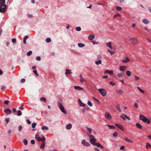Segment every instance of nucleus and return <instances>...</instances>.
<instances>
[{
	"instance_id": "nucleus-59",
	"label": "nucleus",
	"mask_w": 151,
	"mask_h": 151,
	"mask_svg": "<svg viewBox=\"0 0 151 151\" xmlns=\"http://www.w3.org/2000/svg\"><path fill=\"white\" fill-rule=\"evenodd\" d=\"M16 39L14 38H13L12 39V42L13 43H15L16 42Z\"/></svg>"
},
{
	"instance_id": "nucleus-21",
	"label": "nucleus",
	"mask_w": 151,
	"mask_h": 151,
	"mask_svg": "<svg viewBox=\"0 0 151 151\" xmlns=\"http://www.w3.org/2000/svg\"><path fill=\"white\" fill-rule=\"evenodd\" d=\"M115 91L116 93L119 94H122L123 93V91L121 89L119 90L117 89Z\"/></svg>"
},
{
	"instance_id": "nucleus-51",
	"label": "nucleus",
	"mask_w": 151,
	"mask_h": 151,
	"mask_svg": "<svg viewBox=\"0 0 151 151\" xmlns=\"http://www.w3.org/2000/svg\"><path fill=\"white\" fill-rule=\"evenodd\" d=\"M33 73L35 74L37 76H38V75L37 73V71L36 70H33Z\"/></svg>"
},
{
	"instance_id": "nucleus-27",
	"label": "nucleus",
	"mask_w": 151,
	"mask_h": 151,
	"mask_svg": "<svg viewBox=\"0 0 151 151\" xmlns=\"http://www.w3.org/2000/svg\"><path fill=\"white\" fill-rule=\"evenodd\" d=\"M126 75L128 77L130 76L131 74V72L130 71H129V70L127 71L126 72Z\"/></svg>"
},
{
	"instance_id": "nucleus-12",
	"label": "nucleus",
	"mask_w": 151,
	"mask_h": 151,
	"mask_svg": "<svg viewBox=\"0 0 151 151\" xmlns=\"http://www.w3.org/2000/svg\"><path fill=\"white\" fill-rule=\"evenodd\" d=\"M104 73H108L110 75H113L114 74V72L113 70H106L105 72Z\"/></svg>"
},
{
	"instance_id": "nucleus-20",
	"label": "nucleus",
	"mask_w": 151,
	"mask_h": 151,
	"mask_svg": "<svg viewBox=\"0 0 151 151\" xmlns=\"http://www.w3.org/2000/svg\"><path fill=\"white\" fill-rule=\"evenodd\" d=\"M4 112H6L7 114H9L11 113L12 111L9 109H7L4 111Z\"/></svg>"
},
{
	"instance_id": "nucleus-32",
	"label": "nucleus",
	"mask_w": 151,
	"mask_h": 151,
	"mask_svg": "<svg viewBox=\"0 0 151 151\" xmlns=\"http://www.w3.org/2000/svg\"><path fill=\"white\" fill-rule=\"evenodd\" d=\"M117 76L118 78H121L123 77V74L122 73H119L117 74Z\"/></svg>"
},
{
	"instance_id": "nucleus-34",
	"label": "nucleus",
	"mask_w": 151,
	"mask_h": 151,
	"mask_svg": "<svg viewBox=\"0 0 151 151\" xmlns=\"http://www.w3.org/2000/svg\"><path fill=\"white\" fill-rule=\"evenodd\" d=\"M80 77L81 78L80 81L81 83H83V81H85V79H83V78L81 75H80Z\"/></svg>"
},
{
	"instance_id": "nucleus-43",
	"label": "nucleus",
	"mask_w": 151,
	"mask_h": 151,
	"mask_svg": "<svg viewBox=\"0 0 151 151\" xmlns=\"http://www.w3.org/2000/svg\"><path fill=\"white\" fill-rule=\"evenodd\" d=\"M32 52L31 51H30L27 52V56H29L30 55L32 54Z\"/></svg>"
},
{
	"instance_id": "nucleus-8",
	"label": "nucleus",
	"mask_w": 151,
	"mask_h": 151,
	"mask_svg": "<svg viewBox=\"0 0 151 151\" xmlns=\"http://www.w3.org/2000/svg\"><path fill=\"white\" fill-rule=\"evenodd\" d=\"M81 143L83 145L87 147H89L91 145L88 142L86 141L84 139L82 140Z\"/></svg>"
},
{
	"instance_id": "nucleus-62",
	"label": "nucleus",
	"mask_w": 151,
	"mask_h": 151,
	"mask_svg": "<svg viewBox=\"0 0 151 151\" xmlns=\"http://www.w3.org/2000/svg\"><path fill=\"white\" fill-rule=\"evenodd\" d=\"M26 121L27 122V123L28 124H31V122L28 119H27L26 120Z\"/></svg>"
},
{
	"instance_id": "nucleus-36",
	"label": "nucleus",
	"mask_w": 151,
	"mask_h": 151,
	"mask_svg": "<svg viewBox=\"0 0 151 151\" xmlns=\"http://www.w3.org/2000/svg\"><path fill=\"white\" fill-rule=\"evenodd\" d=\"M40 100L41 101H43L45 102L46 101V99L44 97H42L40 98Z\"/></svg>"
},
{
	"instance_id": "nucleus-33",
	"label": "nucleus",
	"mask_w": 151,
	"mask_h": 151,
	"mask_svg": "<svg viewBox=\"0 0 151 151\" xmlns=\"http://www.w3.org/2000/svg\"><path fill=\"white\" fill-rule=\"evenodd\" d=\"M138 90L139 91L142 93H144L145 92L144 91L142 90L141 88H140L138 87H137Z\"/></svg>"
},
{
	"instance_id": "nucleus-19",
	"label": "nucleus",
	"mask_w": 151,
	"mask_h": 151,
	"mask_svg": "<svg viewBox=\"0 0 151 151\" xmlns=\"http://www.w3.org/2000/svg\"><path fill=\"white\" fill-rule=\"evenodd\" d=\"M124 140L129 142L132 143L133 142V140L127 138V137H125L124 138Z\"/></svg>"
},
{
	"instance_id": "nucleus-64",
	"label": "nucleus",
	"mask_w": 151,
	"mask_h": 151,
	"mask_svg": "<svg viewBox=\"0 0 151 151\" xmlns=\"http://www.w3.org/2000/svg\"><path fill=\"white\" fill-rule=\"evenodd\" d=\"M87 136L90 138L92 137L93 135H91L89 133H87Z\"/></svg>"
},
{
	"instance_id": "nucleus-29",
	"label": "nucleus",
	"mask_w": 151,
	"mask_h": 151,
	"mask_svg": "<svg viewBox=\"0 0 151 151\" xmlns=\"http://www.w3.org/2000/svg\"><path fill=\"white\" fill-rule=\"evenodd\" d=\"M28 36H25L24 38L23 39V42L24 43L26 44V40L28 38Z\"/></svg>"
},
{
	"instance_id": "nucleus-44",
	"label": "nucleus",
	"mask_w": 151,
	"mask_h": 151,
	"mask_svg": "<svg viewBox=\"0 0 151 151\" xmlns=\"http://www.w3.org/2000/svg\"><path fill=\"white\" fill-rule=\"evenodd\" d=\"M108 52H109L111 55H113L115 53V52L113 51H111L110 50H108Z\"/></svg>"
},
{
	"instance_id": "nucleus-47",
	"label": "nucleus",
	"mask_w": 151,
	"mask_h": 151,
	"mask_svg": "<svg viewBox=\"0 0 151 151\" xmlns=\"http://www.w3.org/2000/svg\"><path fill=\"white\" fill-rule=\"evenodd\" d=\"M108 127H109L110 128V129H114L115 128V127L114 126H112V125H108Z\"/></svg>"
},
{
	"instance_id": "nucleus-48",
	"label": "nucleus",
	"mask_w": 151,
	"mask_h": 151,
	"mask_svg": "<svg viewBox=\"0 0 151 151\" xmlns=\"http://www.w3.org/2000/svg\"><path fill=\"white\" fill-rule=\"evenodd\" d=\"M118 136V134L116 132H115L113 134V136L114 137H117Z\"/></svg>"
},
{
	"instance_id": "nucleus-13",
	"label": "nucleus",
	"mask_w": 151,
	"mask_h": 151,
	"mask_svg": "<svg viewBox=\"0 0 151 151\" xmlns=\"http://www.w3.org/2000/svg\"><path fill=\"white\" fill-rule=\"evenodd\" d=\"M115 125L117 127L119 128L120 129H121L122 131H124V129L123 127L118 124H115Z\"/></svg>"
},
{
	"instance_id": "nucleus-52",
	"label": "nucleus",
	"mask_w": 151,
	"mask_h": 151,
	"mask_svg": "<svg viewBox=\"0 0 151 151\" xmlns=\"http://www.w3.org/2000/svg\"><path fill=\"white\" fill-rule=\"evenodd\" d=\"M134 106L136 108H138V104L136 103H134Z\"/></svg>"
},
{
	"instance_id": "nucleus-2",
	"label": "nucleus",
	"mask_w": 151,
	"mask_h": 151,
	"mask_svg": "<svg viewBox=\"0 0 151 151\" xmlns=\"http://www.w3.org/2000/svg\"><path fill=\"white\" fill-rule=\"evenodd\" d=\"M139 118L140 120L143 121L144 122H147V124H150V121L149 119L142 114L140 115Z\"/></svg>"
},
{
	"instance_id": "nucleus-30",
	"label": "nucleus",
	"mask_w": 151,
	"mask_h": 151,
	"mask_svg": "<svg viewBox=\"0 0 151 151\" xmlns=\"http://www.w3.org/2000/svg\"><path fill=\"white\" fill-rule=\"evenodd\" d=\"M78 46L80 47H84L85 45L84 44L82 43H78Z\"/></svg>"
},
{
	"instance_id": "nucleus-35",
	"label": "nucleus",
	"mask_w": 151,
	"mask_h": 151,
	"mask_svg": "<svg viewBox=\"0 0 151 151\" xmlns=\"http://www.w3.org/2000/svg\"><path fill=\"white\" fill-rule=\"evenodd\" d=\"M18 116H20L22 115V112L20 110H18L17 111Z\"/></svg>"
},
{
	"instance_id": "nucleus-42",
	"label": "nucleus",
	"mask_w": 151,
	"mask_h": 151,
	"mask_svg": "<svg viewBox=\"0 0 151 151\" xmlns=\"http://www.w3.org/2000/svg\"><path fill=\"white\" fill-rule=\"evenodd\" d=\"M23 143L25 145H27V140L26 139H24L23 140Z\"/></svg>"
},
{
	"instance_id": "nucleus-63",
	"label": "nucleus",
	"mask_w": 151,
	"mask_h": 151,
	"mask_svg": "<svg viewBox=\"0 0 151 151\" xmlns=\"http://www.w3.org/2000/svg\"><path fill=\"white\" fill-rule=\"evenodd\" d=\"M9 101L8 100H6L4 101V103L7 105L9 103Z\"/></svg>"
},
{
	"instance_id": "nucleus-5",
	"label": "nucleus",
	"mask_w": 151,
	"mask_h": 151,
	"mask_svg": "<svg viewBox=\"0 0 151 151\" xmlns=\"http://www.w3.org/2000/svg\"><path fill=\"white\" fill-rule=\"evenodd\" d=\"M58 104L61 111L65 114H66V111L65 110L64 107L60 102H58Z\"/></svg>"
},
{
	"instance_id": "nucleus-14",
	"label": "nucleus",
	"mask_w": 151,
	"mask_h": 151,
	"mask_svg": "<svg viewBox=\"0 0 151 151\" xmlns=\"http://www.w3.org/2000/svg\"><path fill=\"white\" fill-rule=\"evenodd\" d=\"M142 22L143 23L146 24H149L150 23L149 21L147 19H143Z\"/></svg>"
},
{
	"instance_id": "nucleus-25",
	"label": "nucleus",
	"mask_w": 151,
	"mask_h": 151,
	"mask_svg": "<svg viewBox=\"0 0 151 151\" xmlns=\"http://www.w3.org/2000/svg\"><path fill=\"white\" fill-rule=\"evenodd\" d=\"M66 72L65 73V75L67 76L69 74H70L72 73L71 70L68 69H66Z\"/></svg>"
},
{
	"instance_id": "nucleus-46",
	"label": "nucleus",
	"mask_w": 151,
	"mask_h": 151,
	"mask_svg": "<svg viewBox=\"0 0 151 151\" xmlns=\"http://www.w3.org/2000/svg\"><path fill=\"white\" fill-rule=\"evenodd\" d=\"M40 141H42V143H45V138L43 137L41 138V140Z\"/></svg>"
},
{
	"instance_id": "nucleus-50",
	"label": "nucleus",
	"mask_w": 151,
	"mask_h": 151,
	"mask_svg": "<svg viewBox=\"0 0 151 151\" xmlns=\"http://www.w3.org/2000/svg\"><path fill=\"white\" fill-rule=\"evenodd\" d=\"M87 104L88 105L90 106H92V103L90 101H88Z\"/></svg>"
},
{
	"instance_id": "nucleus-3",
	"label": "nucleus",
	"mask_w": 151,
	"mask_h": 151,
	"mask_svg": "<svg viewBox=\"0 0 151 151\" xmlns=\"http://www.w3.org/2000/svg\"><path fill=\"white\" fill-rule=\"evenodd\" d=\"M126 39L129 40L134 45H136L138 43L137 39L136 38L128 37H126Z\"/></svg>"
},
{
	"instance_id": "nucleus-28",
	"label": "nucleus",
	"mask_w": 151,
	"mask_h": 151,
	"mask_svg": "<svg viewBox=\"0 0 151 151\" xmlns=\"http://www.w3.org/2000/svg\"><path fill=\"white\" fill-rule=\"evenodd\" d=\"M42 129V130H48L49 128L47 126H43L41 127Z\"/></svg>"
},
{
	"instance_id": "nucleus-6",
	"label": "nucleus",
	"mask_w": 151,
	"mask_h": 151,
	"mask_svg": "<svg viewBox=\"0 0 151 151\" xmlns=\"http://www.w3.org/2000/svg\"><path fill=\"white\" fill-rule=\"evenodd\" d=\"M90 143L93 145H94L96 143V139L94 138V136L93 135L92 137L90 138Z\"/></svg>"
},
{
	"instance_id": "nucleus-60",
	"label": "nucleus",
	"mask_w": 151,
	"mask_h": 151,
	"mask_svg": "<svg viewBox=\"0 0 151 151\" xmlns=\"http://www.w3.org/2000/svg\"><path fill=\"white\" fill-rule=\"evenodd\" d=\"M31 143L32 144H35V141L34 140H32L31 141Z\"/></svg>"
},
{
	"instance_id": "nucleus-39",
	"label": "nucleus",
	"mask_w": 151,
	"mask_h": 151,
	"mask_svg": "<svg viewBox=\"0 0 151 151\" xmlns=\"http://www.w3.org/2000/svg\"><path fill=\"white\" fill-rule=\"evenodd\" d=\"M51 40L50 38H47L46 39V41L47 42H51Z\"/></svg>"
},
{
	"instance_id": "nucleus-31",
	"label": "nucleus",
	"mask_w": 151,
	"mask_h": 151,
	"mask_svg": "<svg viewBox=\"0 0 151 151\" xmlns=\"http://www.w3.org/2000/svg\"><path fill=\"white\" fill-rule=\"evenodd\" d=\"M95 63L97 65H99V64H102V61L101 60H99L95 62Z\"/></svg>"
},
{
	"instance_id": "nucleus-37",
	"label": "nucleus",
	"mask_w": 151,
	"mask_h": 151,
	"mask_svg": "<svg viewBox=\"0 0 151 151\" xmlns=\"http://www.w3.org/2000/svg\"><path fill=\"white\" fill-rule=\"evenodd\" d=\"M37 125V124L36 123H32V127L33 128H34Z\"/></svg>"
},
{
	"instance_id": "nucleus-22",
	"label": "nucleus",
	"mask_w": 151,
	"mask_h": 151,
	"mask_svg": "<svg viewBox=\"0 0 151 151\" xmlns=\"http://www.w3.org/2000/svg\"><path fill=\"white\" fill-rule=\"evenodd\" d=\"M120 104H118L116 105V109L118 110L119 111V112H122V110L120 109Z\"/></svg>"
},
{
	"instance_id": "nucleus-45",
	"label": "nucleus",
	"mask_w": 151,
	"mask_h": 151,
	"mask_svg": "<svg viewBox=\"0 0 151 151\" xmlns=\"http://www.w3.org/2000/svg\"><path fill=\"white\" fill-rule=\"evenodd\" d=\"M45 147V143H42L40 146V148H44Z\"/></svg>"
},
{
	"instance_id": "nucleus-17",
	"label": "nucleus",
	"mask_w": 151,
	"mask_h": 151,
	"mask_svg": "<svg viewBox=\"0 0 151 151\" xmlns=\"http://www.w3.org/2000/svg\"><path fill=\"white\" fill-rule=\"evenodd\" d=\"M94 145L96 146L99 147H101L103 149L104 148V147L102 145H101L100 143L98 142H96Z\"/></svg>"
},
{
	"instance_id": "nucleus-54",
	"label": "nucleus",
	"mask_w": 151,
	"mask_h": 151,
	"mask_svg": "<svg viewBox=\"0 0 151 151\" xmlns=\"http://www.w3.org/2000/svg\"><path fill=\"white\" fill-rule=\"evenodd\" d=\"M80 105L81 106H82L83 107H85L86 106V104L83 103L82 102H81L80 104Z\"/></svg>"
},
{
	"instance_id": "nucleus-15",
	"label": "nucleus",
	"mask_w": 151,
	"mask_h": 151,
	"mask_svg": "<svg viewBox=\"0 0 151 151\" xmlns=\"http://www.w3.org/2000/svg\"><path fill=\"white\" fill-rule=\"evenodd\" d=\"M35 138L38 141H40L41 138L39 137V133H37V134H36L35 136Z\"/></svg>"
},
{
	"instance_id": "nucleus-16",
	"label": "nucleus",
	"mask_w": 151,
	"mask_h": 151,
	"mask_svg": "<svg viewBox=\"0 0 151 151\" xmlns=\"http://www.w3.org/2000/svg\"><path fill=\"white\" fill-rule=\"evenodd\" d=\"M72 127V125L70 123L67 124L66 126V128L68 130L70 129Z\"/></svg>"
},
{
	"instance_id": "nucleus-11",
	"label": "nucleus",
	"mask_w": 151,
	"mask_h": 151,
	"mask_svg": "<svg viewBox=\"0 0 151 151\" xmlns=\"http://www.w3.org/2000/svg\"><path fill=\"white\" fill-rule=\"evenodd\" d=\"M129 59L127 57H125L124 59L122 60V62L123 63H127L129 62Z\"/></svg>"
},
{
	"instance_id": "nucleus-10",
	"label": "nucleus",
	"mask_w": 151,
	"mask_h": 151,
	"mask_svg": "<svg viewBox=\"0 0 151 151\" xmlns=\"http://www.w3.org/2000/svg\"><path fill=\"white\" fill-rule=\"evenodd\" d=\"M127 66H122L119 67V69L122 71H123L127 69Z\"/></svg>"
},
{
	"instance_id": "nucleus-4",
	"label": "nucleus",
	"mask_w": 151,
	"mask_h": 151,
	"mask_svg": "<svg viewBox=\"0 0 151 151\" xmlns=\"http://www.w3.org/2000/svg\"><path fill=\"white\" fill-rule=\"evenodd\" d=\"M99 92L103 96H105L106 95V90L103 88H100L98 89Z\"/></svg>"
},
{
	"instance_id": "nucleus-41",
	"label": "nucleus",
	"mask_w": 151,
	"mask_h": 151,
	"mask_svg": "<svg viewBox=\"0 0 151 151\" xmlns=\"http://www.w3.org/2000/svg\"><path fill=\"white\" fill-rule=\"evenodd\" d=\"M76 31H80L81 30V27H78L76 28Z\"/></svg>"
},
{
	"instance_id": "nucleus-7",
	"label": "nucleus",
	"mask_w": 151,
	"mask_h": 151,
	"mask_svg": "<svg viewBox=\"0 0 151 151\" xmlns=\"http://www.w3.org/2000/svg\"><path fill=\"white\" fill-rule=\"evenodd\" d=\"M120 117L124 120H125L126 119L128 120H130V118L129 116H127L126 115L124 114L121 115Z\"/></svg>"
},
{
	"instance_id": "nucleus-23",
	"label": "nucleus",
	"mask_w": 151,
	"mask_h": 151,
	"mask_svg": "<svg viewBox=\"0 0 151 151\" xmlns=\"http://www.w3.org/2000/svg\"><path fill=\"white\" fill-rule=\"evenodd\" d=\"M74 88L76 90H77L79 91L83 90V89L81 87L79 86H75Z\"/></svg>"
},
{
	"instance_id": "nucleus-56",
	"label": "nucleus",
	"mask_w": 151,
	"mask_h": 151,
	"mask_svg": "<svg viewBox=\"0 0 151 151\" xmlns=\"http://www.w3.org/2000/svg\"><path fill=\"white\" fill-rule=\"evenodd\" d=\"M109 83L112 86H114V85H116V84L115 83H113L112 82H109Z\"/></svg>"
},
{
	"instance_id": "nucleus-9",
	"label": "nucleus",
	"mask_w": 151,
	"mask_h": 151,
	"mask_svg": "<svg viewBox=\"0 0 151 151\" xmlns=\"http://www.w3.org/2000/svg\"><path fill=\"white\" fill-rule=\"evenodd\" d=\"M105 116L108 120H110L111 118V116L109 112H106L105 114Z\"/></svg>"
},
{
	"instance_id": "nucleus-18",
	"label": "nucleus",
	"mask_w": 151,
	"mask_h": 151,
	"mask_svg": "<svg viewBox=\"0 0 151 151\" xmlns=\"http://www.w3.org/2000/svg\"><path fill=\"white\" fill-rule=\"evenodd\" d=\"M95 36L94 35L90 34L88 37V39L90 40H92L95 38Z\"/></svg>"
},
{
	"instance_id": "nucleus-58",
	"label": "nucleus",
	"mask_w": 151,
	"mask_h": 151,
	"mask_svg": "<svg viewBox=\"0 0 151 151\" xmlns=\"http://www.w3.org/2000/svg\"><path fill=\"white\" fill-rule=\"evenodd\" d=\"M36 59L37 60L39 61L41 60V58L39 56H37V57Z\"/></svg>"
},
{
	"instance_id": "nucleus-26",
	"label": "nucleus",
	"mask_w": 151,
	"mask_h": 151,
	"mask_svg": "<svg viewBox=\"0 0 151 151\" xmlns=\"http://www.w3.org/2000/svg\"><path fill=\"white\" fill-rule=\"evenodd\" d=\"M136 125L138 128L141 129H142V126L139 123H137L136 124Z\"/></svg>"
},
{
	"instance_id": "nucleus-55",
	"label": "nucleus",
	"mask_w": 151,
	"mask_h": 151,
	"mask_svg": "<svg viewBox=\"0 0 151 151\" xmlns=\"http://www.w3.org/2000/svg\"><path fill=\"white\" fill-rule=\"evenodd\" d=\"M22 127L21 126H19L18 127V129L19 131H20L22 129Z\"/></svg>"
},
{
	"instance_id": "nucleus-40",
	"label": "nucleus",
	"mask_w": 151,
	"mask_h": 151,
	"mask_svg": "<svg viewBox=\"0 0 151 151\" xmlns=\"http://www.w3.org/2000/svg\"><path fill=\"white\" fill-rule=\"evenodd\" d=\"M122 9V8L120 6H117L116 7V9L117 11H120Z\"/></svg>"
},
{
	"instance_id": "nucleus-53",
	"label": "nucleus",
	"mask_w": 151,
	"mask_h": 151,
	"mask_svg": "<svg viewBox=\"0 0 151 151\" xmlns=\"http://www.w3.org/2000/svg\"><path fill=\"white\" fill-rule=\"evenodd\" d=\"M101 57L100 55H98L97 57V60H99L101 58Z\"/></svg>"
},
{
	"instance_id": "nucleus-24",
	"label": "nucleus",
	"mask_w": 151,
	"mask_h": 151,
	"mask_svg": "<svg viewBox=\"0 0 151 151\" xmlns=\"http://www.w3.org/2000/svg\"><path fill=\"white\" fill-rule=\"evenodd\" d=\"M106 45L107 46L109 47L111 49H112L113 48L111 46V42H109L106 43Z\"/></svg>"
},
{
	"instance_id": "nucleus-61",
	"label": "nucleus",
	"mask_w": 151,
	"mask_h": 151,
	"mask_svg": "<svg viewBox=\"0 0 151 151\" xmlns=\"http://www.w3.org/2000/svg\"><path fill=\"white\" fill-rule=\"evenodd\" d=\"M135 78L136 80H138L139 79V77L138 76H135Z\"/></svg>"
},
{
	"instance_id": "nucleus-1",
	"label": "nucleus",
	"mask_w": 151,
	"mask_h": 151,
	"mask_svg": "<svg viewBox=\"0 0 151 151\" xmlns=\"http://www.w3.org/2000/svg\"><path fill=\"white\" fill-rule=\"evenodd\" d=\"M5 0H0V12L4 13L6 11L7 6L5 4Z\"/></svg>"
},
{
	"instance_id": "nucleus-57",
	"label": "nucleus",
	"mask_w": 151,
	"mask_h": 151,
	"mask_svg": "<svg viewBox=\"0 0 151 151\" xmlns=\"http://www.w3.org/2000/svg\"><path fill=\"white\" fill-rule=\"evenodd\" d=\"M25 79L24 78L22 79L20 81V82L21 83H23L25 82Z\"/></svg>"
},
{
	"instance_id": "nucleus-38",
	"label": "nucleus",
	"mask_w": 151,
	"mask_h": 151,
	"mask_svg": "<svg viewBox=\"0 0 151 151\" xmlns=\"http://www.w3.org/2000/svg\"><path fill=\"white\" fill-rule=\"evenodd\" d=\"M6 88V87L5 86H1V89L3 91L5 90Z\"/></svg>"
},
{
	"instance_id": "nucleus-49",
	"label": "nucleus",
	"mask_w": 151,
	"mask_h": 151,
	"mask_svg": "<svg viewBox=\"0 0 151 151\" xmlns=\"http://www.w3.org/2000/svg\"><path fill=\"white\" fill-rule=\"evenodd\" d=\"M120 16H121L120 14H119L117 13V14H116L115 15V16H114V18H115V17H120Z\"/></svg>"
}]
</instances>
